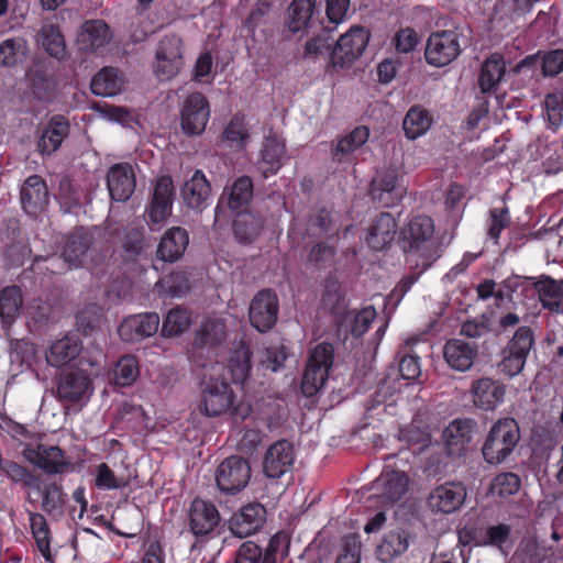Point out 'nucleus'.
<instances>
[{"instance_id": "1", "label": "nucleus", "mask_w": 563, "mask_h": 563, "mask_svg": "<svg viewBox=\"0 0 563 563\" xmlns=\"http://www.w3.org/2000/svg\"><path fill=\"white\" fill-rule=\"evenodd\" d=\"M417 340H407L397 351V365H389L379 378L374 395L364 405L367 420H385L397 415L394 396L400 393L406 382L416 380L421 375L420 356L413 351Z\"/></svg>"}, {"instance_id": "2", "label": "nucleus", "mask_w": 563, "mask_h": 563, "mask_svg": "<svg viewBox=\"0 0 563 563\" xmlns=\"http://www.w3.org/2000/svg\"><path fill=\"white\" fill-rule=\"evenodd\" d=\"M433 219L424 214L412 217L400 231V247L409 261L415 262L413 267H417L418 260L434 263L441 256L439 244L433 241Z\"/></svg>"}, {"instance_id": "3", "label": "nucleus", "mask_w": 563, "mask_h": 563, "mask_svg": "<svg viewBox=\"0 0 563 563\" xmlns=\"http://www.w3.org/2000/svg\"><path fill=\"white\" fill-rule=\"evenodd\" d=\"M200 411L210 418L229 413L234 419L245 420L251 413V405L235 404V396L229 383L211 378L201 394Z\"/></svg>"}, {"instance_id": "4", "label": "nucleus", "mask_w": 563, "mask_h": 563, "mask_svg": "<svg viewBox=\"0 0 563 563\" xmlns=\"http://www.w3.org/2000/svg\"><path fill=\"white\" fill-rule=\"evenodd\" d=\"M333 360L334 347L331 343L322 342L314 346L302 375L301 390L305 396H314L325 384Z\"/></svg>"}, {"instance_id": "5", "label": "nucleus", "mask_w": 563, "mask_h": 563, "mask_svg": "<svg viewBox=\"0 0 563 563\" xmlns=\"http://www.w3.org/2000/svg\"><path fill=\"white\" fill-rule=\"evenodd\" d=\"M185 522L195 539L203 542L213 538L220 526L221 515L212 501L195 497L186 510Z\"/></svg>"}, {"instance_id": "6", "label": "nucleus", "mask_w": 563, "mask_h": 563, "mask_svg": "<svg viewBox=\"0 0 563 563\" xmlns=\"http://www.w3.org/2000/svg\"><path fill=\"white\" fill-rule=\"evenodd\" d=\"M533 345L532 329L528 325L519 327L503 351V360L498 364L499 371L508 377L520 374Z\"/></svg>"}, {"instance_id": "7", "label": "nucleus", "mask_w": 563, "mask_h": 563, "mask_svg": "<svg viewBox=\"0 0 563 563\" xmlns=\"http://www.w3.org/2000/svg\"><path fill=\"white\" fill-rule=\"evenodd\" d=\"M251 479L250 462L239 455L224 459L216 470V484L220 492L235 495L243 490Z\"/></svg>"}, {"instance_id": "8", "label": "nucleus", "mask_w": 563, "mask_h": 563, "mask_svg": "<svg viewBox=\"0 0 563 563\" xmlns=\"http://www.w3.org/2000/svg\"><path fill=\"white\" fill-rule=\"evenodd\" d=\"M462 52L460 34L455 30L435 31L430 34L424 57L429 65L444 67L456 59Z\"/></svg>"}, {"instance_id": "9", "label": "nucleus", "mask_w": 563, "mask_h": 563, "mask_svg": "<svg viewBox=\"0 0 563 563\" xmlns=\"http://www.w3.org/2000/svg\"><path fill=\"white\" fill-rule=\"evenodd\" d=\"M210 104L201 92H192L186 97L180 107V128L187 136L201 135L210 119Z\"/></svg>"}, {"instance_id": "10", "label": "nucleus", "mask_w": 563, "mask_h": 563, "mask_svg": "<svg viewBox=\"0 0 563 563\" xmlns=\"http://www.w3.org/2000/svg\"><path fill=\"white\" fill-rule=\"evenodd\" d=\"M493 424L483 446V456L489 464H499L512 452L520 439L519 424Z\"/></svg>"}, {"instance_id": "11", "label": "nucleus", "mask_w": 563, "mask_h": 563, "mask_svg": "<svg viewBox=\"0 0 563 563\" xmlns=\"http://www.w3.org/2000/svg\"><path fill=\"white\" fill-rule=\"evenodd\" d=\"M279 300L273 289L264 288L255 294L249 307L250 324L261 333L272 330L278 319Z\"/></svg>"}, {"instance_id": "12", "label": "nucleus", "mask_w": 563, "mask_h": 563, "mask_svg": "<svg viewBox=\"0 0 563 563\" xmlns=\"http://www.w3.org/2000/svg\"><path fill=\"white\" fill-rule=\"evenodd\" d=\"M296 461L294 443L286 439L273 442L265 451L262 471L265 477L278 479L292 471Z\"/></svg>"}, {"instance_id": "13", "label": "nucleus", "mask_w": 563, "mask_h": 563, "mask_svg": "<svg viewBox=\"0 0 563 563\" xmlns=\"http://www.w3.org/2000/svg\"><path fill=\"white\" fill-rule=\"evenodd\" d=\"M369 41V33L362 26H352L336 41L332 53L333 66L345 67L353 64L365 51Z\"/></svg>"}, {"instance_id": "14", "label": "nucleus", "mask_w": 563, "mask_h": 563, "mask_svg": "<svg viewBox=\"0 0 563 563\" xmlns=\"http://www.w3.org/2000/svg\"><path fill=\"white\" fill-rule=\"evenodd\" d=\"M467 496L462 482L449 481L437 485L428 496V506L433 512L450 515L459 510Z\"/></svg>"}, {"instance_id": "15", "label": "nucleus", "mask_w": 563, "mask_h": 563, "mask_svg": "<svg viewBox=\"0 0 563 563\" xmlns=\"http://www.w3.org/2000/svg\"><path fill=\"white\" fill-rule=\"evenodd\" d=\"M174 184L169 175L156 179L151 202L146 209L148 223L163 224L172 214L174 201Z\"/></svg>"}, {"instance_id": "16", "label": "nucleus", "mask_w": 563, "mask_h": 563, "mask_svg": "<svg viewBox=\"0 0 563 563\" xmlns=\"http://www.w3.org/2000/svg\"><path fill=\"white\" fill-rule=\"evenodd\" d=\"M266 516V508L262 504L250 503L231 516L229 529L238 538L250 537L263 527Z\"/></svg>"}, {"instance_id": "17", "label": "nucleus", "mask_w": 563, "mask_h": 563, "mask_svg": "<svg viewBox=\"0 0 563 563\" xmlns=\"http://www.w3.org/2000/svg\"><path fill=\"white\" fill-rule=\"evenodd\" d=\"M25 456L47 475L64 474L71 467L65 452L54 445L38 444L36 449L25 450Z\"/></svg>"}, {"instance_id": "18", "label": "nucleus", "mask_w": 563, "mask_h": 563, "mask_svg": "<svg viewBox=\"0 0 563 563\" xmlns=\"http://www.w3.org/2000/svg\"><path fill=\"white\" fill-rule=\"evenodd\" d=\"M161 318L156 312H145L125 318L118 328L122 341L134 343L154 335L159 327Z\"/></svg>"}, {"instance_id": "19", "label": "nucleus", "mask_w": 563, "mask_h": 563, "mask_svg": "<svg viewBox=\"0 0 563 563\" xmlns=\"http://www.w3.org/2000/svg\"><path fill=\"white\" fill-rule=\"evenodd\" d=\"M473 404L485 411L495 410L503 404L506 395V386L498 379L481 377L471 385Z\"/></svg>"}, {"instance_id": "20", "label": "nucleus", "mask_w": 563, "mask_h": 563, "mask_svg": "<svg viewBox=\"0 0 563 563\" xmlns=\"http://www.w3.org/2000/svg\"><path fill=\"white\" fill-rule=\"evenodd\" d=\"M135 175L129 163H118L110 167L107 175V187L112 200L124 202L135 190Z\"/></svg>"}, {"instance_id": "21", "label": "nucleus", "mask_w": 563, "mask_h": 563, "mask_svg": "<svg viewBox=\"0 0 563 563\" xmlns=\"http://www.w3.org/2000/svg\"><path fill=\"white\" fill-rule=\"evenodd\" d=\"M399 177L395 169H388L371 183L369 194L372 198L384 207L396 206L404 196V189L398 184Z\"/></svg>"}, {"instance_id": "22", "label": "nucleus", "mask_w": 563, "mask_h": 563, "mask_svg": "<svg viewBox=\"0 0 563 563\" xmlns=\"http://www.w3.org/2000/svg\"><path fill=\"white\" fill-rule=\"evenodd\" d=\"M41 497V509L52 518H60L65 514V507L68 503V496L63 485L56 481H42L38 486L33 487Z\"/></svg>"}, {"instance_id": "23", "label": "nucleus", "mask_w": 563, "mask_h": 563, "mask_svg": "<svg viewBox=\"0 0 563 563\" xmlns=\"http://www.w3.org/2000/svg\"><path fill=\"white\" fill-rule=\"evenodd\" d=\"M95 244V232L80 227L67 235L62 251V257L74 266L82 265L85 257Z\"/></svg>"}, {"instance_id": "24", "label": "nucleus", "mask_w": 563, "mask_h": 563, "mask_svg": "<svg viewBox=\"0 0 563 563\" xmlns=\"http://www.w3.org/2000/svg\"><path fill=\"white\" fill-rule=\"evenodd\" d=\"M48 201V189L45 180L38 175L29 176L21 188L22 208L29 216H36Z\"/></svg>"}, {"instance_id": "25", "label": "nucleus", "mask_w": 563, "mask_h": 563, "mask_svg": "<svg viewBox=\"0 0 563 563\" xmlns=\"http://www.w3.org/2000/svg\"><path fill=\"white\" fill-rule=\"evenodd\" d=\"M478 346L461 339L448 340L443 347V357L454 371L466 372L477 357Z\"/></svg>"}, {"instance_id": "26", "label": "nucleus", "mask_w": 563, "mask_h": 563, "mask_svg": "<svg viewBox=\"0 0 563 563\" xmlns=\"http://www.w3.org/2000/svg\"><path fill=\"white\" fill-rule=\"evenodd\" d=\"M70 124L62 114L53 115L44 126L37 142L38 152L42 155H51L56 152L63 141L69 135Z\"/></svg>"}, {"instance_id": "27", "label": "nucleus", "mask_w": 563, "mask_h": 563, "mask_svg": "<svg viewBox=\"0 0 563 563\" xmlns=\"http://www.w3.org/2000/svg\"><path fill=\"white\" fill-rule=\"evenodd\" d=\"M397 233V221L389 212L379 213L368 228L366 243L373 251H383Z\"/></svg>"}, {"instance_id": "28", "label": "nucleus", "mask_w": 563, "mask_h": 563, "mask_svg": "<svg viewBox=\"0 0 563 563\" xmlns=\"http://www.w3.org/2000/svg\"><path fill=\"white\" fill-rule=\"evenodd\" d=\"M189 244V235L186 229L173 227L162 236L156 256L163 262L174 263L179 260Z\"/></svg>"}, {"instance_id": "29", "label": "nucleus", "mask_w": 563, "mask_h": 563, "mask_svg": "<svg viewBox=\"0 0 563 563\" xmlns=\"http://www.w3.org/2000/svg\"><path fill=\"white\" fill-rule=\"evenodd\" d=\"M91 380L79 369L63 371L57 382V395L68 401H78L87 393Z\"/></svg>"}, {"instance_id": "30", "label": "nucleus", "mask_w": 563, "mask_h": 563, "mask_svg": "<svg viewBox=\"0 0 563 563\" xmlns=\"http://www.w3.org/2000/svg\"><path fill=\"white\" fill-rule=\"evenodd\" d=\"M322 305L329 308L334 321L340 324H343L351 314L342 285L334 277H329L325 280Z\"/></svg>"}, {"instance_id": "31", "label": "nucleus", "mask_w": 563, "mask_h": 563, "mask_svg": "<svg viewBox=\"0 0 563 563\" xmlns=\"http://www.w3.org/2000/svg\"><path fill=\"white\" fill-rule=\"evenodd\" d=\"M111 30L102 20L86 21L77 37L80 51L91 53L106 45L111 40Z\"/></svg>"}, {"instance_id": "32", "label": "nucleus", "mask_w": 563, "mask_h": 563, "mask_svg": "<svg viewBox=\"0 0 563 563\" xmlns=\"http://www.w3.org/2000/svg\"><path fill=\"white\" fill-rule=\"evenodd\" d=\"M264 219L255 211L241 210L236 212L232 224L236 240L242 244L252 243L262 232Z\"/></svg>"}, {"instance_id": "33", "label": "nucleus", "mask_w": 563, "mask_h": 563, "mask_svg": "<svg viewBox=\"0 0 563 563\" xmlns=\"http://www.w3.org/2000/svg\"><path fill=\"white\" fill-rule=\"evenodd\" d=\"M506 60L499 53L490 54L482 65L478 87L483 93L494 91L506 75Z\"/></svg>"}, {"instance_id": "34", "label": "nucleus", "mask_w": 563, "mask_h": 563, "mask_svg": "<svg viewBox=\"0 0 563 563\" xmlns=\"http://www.w3.org/2000/svg\"><path fill=\"white\" fill-rule=\"evenodd\" d=\"M285 150V143L276 134H271L265 139L258 163L264 178L275 175L280 169Z\"/></svg>"}, {"instance_id": "35", "label": "nucleus", "mask_w": 563, "mask_h": 563, "mask_svg": "<svg viewBox=\"0 0 563 563\" xmlns=\"http://www.w3.org/2000/svg\"><path fill=\"white\" fill-rule=\"evenodd\" d=\"M23 294L19 286H5L0 290V320L3 328L11 327L21 313Z\"/></svg>"}, {"instance_id": "36", "label": "nucleus", "mask_w": 563, "mask_h": 563, "mask_svg": "<svg viewBox=\"0 0 563 563\" xmlns=\"http://www.w3.org/2000/svg\"><path fill=\"white\" fill-rule=\"evenodd\" d=\"M211 192V186L202 170L197 169L191 178L183 187V198L186 205L192 209L203 206Z\"/></svg>"}, {"instance_id": "37", "label": "nucleus", "mask_w": 563, "mask_h": 563, "mask_svg": "<svg viewBox=\"0 0 563 563\" xmlns=\"http://www.w3.org/2000/svg\"><path fill=\"white\" fill-rule=\"evenodd\" d=\"M123 86V78L118 68L106 66L91 79L90 89L96 96L112 97L119 93Z\"/></svg>"}, {"instance_id": "38", "label": "nucleus", "mask_w": 563, "mask_h": 563, "mask_svg": "<svg viewBox=\"0 0 563 563\" xmlns=\"http://www.w3.org/2000/svg\"><path fill=\"white\" fill-rule=\"evenodd\" d=\"M265 434L250 424H232L229 439L236 450L244 454H253L263 443Z\"/></svg>"}, {"instance_id": "39", "label": "nucleus", "mask_w": 563, "mask_h": 563, "mask_svg": "<svg viewBox=\"0 0 563 563\" xmlns=\"http://www.w3.org/2000/svg\"><path fill=\"white\" fill-rule=\"evenodd\" d=\"M408 476L398 471L383 472L376 479V485L383 488L382 497L389 503H396L402 498L408 490Z\"/></svg>"}, {"instance_id": "40", "label": "nucleus", "mask_w": 563, "mask_h": 563, "mask_svg": "<svg viewBox=\"0 0 563 563\" xmlns=\"http://www.w3.org/2000/svg\"><path fill=\"white\" fill-rule=\"evenodd\" d=\"M31 533L35 540V544L46 562L53 561L51 551V529L45 516L41 512L27 511Z\"/></svg>"}, {"instance_id": "41", "label": "nucleus", "mask_w": 563, "mask_h": 563, "mask_svg": "<svg viewBox=\"0 0 563 563\" xmlns=\"http://www.w3.org/2000/svg\"><path fill=\"white\" fill-rule=\"evenodd\" d=\"M80 342L76 339L65 336L55 341L46 352V361L49 365L60 367L68 364L80 352Z\"/></svg>"}, {"instance_id": "42", "label": "nucleus", "mask_w": 563, "mask_h": 563, "mask_svg": "<svg viewBox=\"0 0 563 563\" xmlns=\"http://www.w3.org/2000/svg\"><path fill=\"white\" fill-rule=\"evenodd\" d=\"M251 356L252 352L244 342L230 353L228 371L234 384H243L247 379L251 372Z\"/></svg>"}, {"instance_id": "43", "label": "nucleus", "mask_w": 563, "mask_h": 563, "mask_svg": "<svg viewBox=\"0 0 563 563\" xmlns=\"http://www.w3.org/2000/svg\"><path fill=\"white\" fill-rule=\"evenodd\" d=\"M409 547L408 534L404 530H391L384 536L377 547V558L382 562H390L401 555Z\"/></svg>"}, {"instance_id": "44", "label": "nucleus", "mask_w": 563, "mask_h": 563, "mask_svg": "<svg viewBox=\"0 0 563 563\" xmlns=\"http://www.w3.org/2000/svg\"><path fill=\"white\" fill-rule=\"evenodd\" d=\"M432 124V117L420 106L411 107L402 121V130L409 140H416L423 135Z\"/></svg>"}, {"instance_id": "45", "label": "nucleus", "mask_w": 563, "mask_h": 563, "mask_svg": "<svg viewBox=\"0 0 563 563\" xmlns=\"http://www.w3.org/2000/svg\"><path fill=\"white\" fill-rule=\"evenodd\" d=\"M430 424H402L398 440L406 443L413 453L422 452L431 443Z\"/></svg>"}, {"instance_id": "46", "label": "nucleus", "mask_w": 563, "mask_h": 563, "mask_svg": "<svg viewBox=\"0 0 563 563\" xmlns=\"http://www.w3.org/2000/svg\"><path fill=\"white\" fill-rule=\"evenodd\" d=\"M316 8V0H292L288 8L287 26L297 33L309 26Z\"/></svg>"}, {"instance_id": "47", "label": "nucleus", "mask_w": 563, "mask_h": 563, "mask_svg": "<svg viewBox=\"0 0 563 563\" xmlns=\"http://www.w3.org/2000/svg\"><path fill=\"white\" fill-rule=\"evenodd\" d=\"M27 41L22 36L5 38L0 43V66L13 67L26 59Z\"/></svg>"}, {"instance_id": "48", "label": "nucleus", "mask_w": 563, "mask_h": 563, "mask_svg": "<svg viewBox=\"0 0 563 563\" xmlns=\"http://www.w3.org/2000/svg\"><path fill=\"white\" fill-rule=\"evenodd\" d=\"M253 189L251 177L244 175L236 178L229 192L228 207L233 212L244 210L253 198Z\"/></svg>"}, {"instance_id": "49", "label": "nucleus", "mask_w": 563, "mask_h": 563, "mask_svg": "<svg viewBox=\"0 0 563 563\" xmlns=\"http://www.w3.org/2000/svg\"><path fill=\"white\" fill-rule=\"evenodd\" d=\"M227 336L225 324L220 320H207L197 331L194 345L202 349L206 346H216L222 343Z\"/></svg>"}, {"instance_id": "50", "label": "nucleus", "mask_w": 563, "mask_h": 563, "mask_svg": "<svg viewBox=\"0 0 563 563\" xmlns=\"http://www.w3.org/2000/svg\"><path fill=\"white\" fill-rule=\"evenodd\" d=\"M30 88L35 99L41 101L51 100L56 90V81L43 68H35L29 73Z\"/></svg>"}, {"instance_id": "51", "label": "nucleus", "mask_w": 563, "mask_h": 563, "mask_svg": "<svg viewBox=\"0 0 563 563\" xmlns=\"http://www.w3.org/2000/svg\"><path fill=\"white\" fill-rule=\"evenodd\" d=\"M0 471L12 482L22 485L24 488L32 490L33 487L38 486L41 476L14 461L0 460Z\"/></svg>"}, {"instance_id": "52", "label": "nucleus", "mask_w": 563, "mask_h": 563, "mask_svg": "<svg viewBox=\"0 0 563 563\" xmlns=\"http://www.w3.org/2000/svg\"><path fill=\"white\" fill-rule=\"evenodd\" d=\"M140 375L139 362L134 355L126 354L119 358L112 373L111 380L120 387L132 385Z\"/></svg>"}, {"instance_id": "53", "label": "nucleus", "mask_w": 563, "mask_h": 563, "mask_svg": "<svg viewBox=\"0 0 563 563\" xmlns=\"http://www.w3.org/2000/svg\"><path fill=\"white\" fill-rule=\"evenodd\" d=\"M376 317V311L373 307L363 308L360 311L351 310L349 319L340 324L335 322L339 329L344 328L353 338H362L369 329L371 323Z\"/></svg>"}, {"instance_id": "54", "label": "nucleus", "mask_w": 563, "mask_h": 563, "mask_svg": "<svg viewBox=\"0 0 563 563\" xmlns=\"http://www.w3.org/2000/svg\"><path fill=\"white\" fill-rule=\"evenodd\" d=\"M369 137V130L366 126H356L350 133L342 136L332 154L335 161H341L342 156L347 155L361 147Z\"/></svg>"}, {"instance_id": "55", "label": "nucleus", "mask_w": 563, "mask_h": 563, "mask_svg": "<svg viewBox=\"0 0 563 563\" xmlns=\"http://www.w3.org/2000/svg\"><path fill=\"white\" fill-rule=\"evenodd\" d=\"M539 296L544 308L563 313V284L547 279L541 284Z\"/></svg>"}, {"instance_id": "56", "label": "nucleus", "mask_w": 563, "mask_h": 563, "mask_svg": "<svg viewBox=\"0 0 563 563\" xmlns=\"http://www.w3.org/2000/svg\"><path fill=\"white\" fill-rule=\"evenodd\" d=\"M189 324L190 314L187 309L180 307L173 308L163 320L162 334L168 338L178 335L185 332Z\"/></svg>"}, {"instance_id": "57", "label": "nucleus", "mask_w": 563, "mask_h": 563, "mask_svg": "<svg viewBox=\"0 0 563 563\" xmlns=\"http://www.w3.org/2000/svg\"><path fill=\"white\" fill-rule=\"evenodd\" d=\"M520 487V477L512 472H506L500 473L493 478L489 492L493 496L507 498L509 496L517 494Z\"/></svg>"}, {"instance_id": "58", "label": "nucleus", "mask_w": 563, "mask_h": 563, "mask_svg": "<svg viewBox=\"0 0 563 563\" xmlns=\"http://www.w3.org/2000/svg\"><path fill=\"white\" fill-rule=\"evenodd\" d=\"M42 45L52 57L59 59L65 55L64 36L55 25H45L42 29Z\"/></svg>"}, {"instance_id": "59", "label": "nucleus", "mask_w": 563, "mask_h": 563, "mask_svg": "<svg viewBox=\"0 0 563 563\" xmlns=\"http://www.w3.org/2000/svg\"><path fill=\"white\" fill-rule=\"evenodd\" d=\"M121 246L130 258L140 255L145 246L144 230L137 227H126L121 236Z\"/></svg>"}, {"instance_id": "60", "label": "nucleus", "mask_w": 563, "mask_h": 563, "mask_svg": "<svg viewBox=\"0 0 563 563\" xmlns=\"http://www.w3.org/2000/svg\"><path fill=\"white\" fill-rule=\"evenodd\" d=\"M336 249L328 242H318L309 251L307 260L317 268H328L334 264Z\"/></svg>"}, {"instance_id": "61", "label": "nucleus", "mask_w": 563, "mask_h": 563, "mask_svg": "<svg viewBox=\"0 0 563 563\" xmlns=\"http://www.w3.org/2000/svg\"><path fill=\"white\" fill-rule=\"evenodd\" d=\"M289 356V349L285 345H271L266 347L261 355L260 363L266 369L278 372L284 367L285 361Z\"/></svg>"}, {"instance_id": "62", "label": "nucleus", "mask_w": 563, "mask_h": 563, "mask_svg": "<svg viewBox=\"0 0 563 563\" xmlns=\"http://www.w3.org/2000/svg\"><path fill=\"white\" fill-rule=\"evenodd\" d=\"M328 27L324 33L310 38L305 46V57L319 58L320 56H330L333 49V40L329 35Z\"/></svg>"}, {"instance_id": "63", "label": "nucleus", "mask_w": 563, "mask_h": 563, "mask_svg": "<svg viewBox=\"0 0 563 563\" xmlns=\"http://www.w3.org/2000/svg\"><path fill=\"white\" fill-rule=\"evenodd\" d=\"M544 108L549 123L554 128L560 126L563 122V91L548 93Z\"/></svg>"}, {"instance_id": "64", "label": "nucleus", "mask_w": 563, "mask_h": 563, "mask_svg": "<svg viewBox=\"0 0 563 563\" xmlns=\"http://www.w3.org/2000/svg\"><path fill=\"white\" fill-rule=\"evenodd\" d=\"M541 71L544 77H554L563 71V48L541 52Z\"/></svg>"}]
</instances>
